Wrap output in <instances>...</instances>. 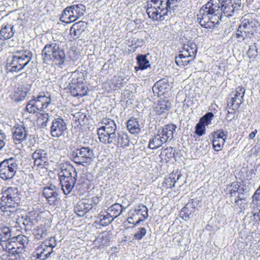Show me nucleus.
<instances>
[{
  "label": "nucleus",
  "instance_id": "obj_20",
  "mask_svg": "<svg viewBox=\"0 0 260 260\" xmlns=\"http://www.w3.org/2000/svg\"><path fill=\"white\" fill-rule=\"evenodd\" d=\"M87 27V23L86 22L80 21L72 25L70 30V34L74 40L77 39L80 37Z\"/></svg>",
  "mask_w": 260,
  "mask_h": 260
},
{
  "label": "nucleus",
  "instance_id": "obj_50",
  "mask_svg": "<svg viewBox=\"0 0 260 260\" xmlns=\"http://www.w3.org/2000/svg\"><path fill=\"white\" fill-rule=\"evenodd\" d=\"M239 189V185L238 184H235L234 186H233V188L230 190L231 201L234 200V198H235L237 197V193L238 192Z\"/></svg>",
  "mask_w": 260,
  "mask_h": 260
},
{
  "label": "nucleus",
  "instance_id": "obj_6",
  "mask_svg": "<svg viewBox=\"0 0 260 260\" xmlns=\"http://www.w3.org/2000/svg\"><path fill=\"white\" fill-rule=\"evenodd\" d=\"M58 175L63 193L65 194H69L77 181V173L76 169L72 165L63 166Z\"/></svg>",
  "mask_w": 260,
  "mask_h": 260
},
{
  "label": "nucleus",
  "instance_id": "obj_35",
  "mask_svg": "<svg viewBox=\"0 0 260 260\" xmlns=\"http://www.w3.org/2000/svg\"><path fill=\"white\" fill-rule=\"evenodd\" d=\"M146 55H138L136 59L138 64V67H135V69L143 70L146 69L150 66L149 60L146 58Z\"/></svg>",
  "mask_w": 260,
  "mask_h": 260
},
{
  "label": "nucleus",
  "instance_id": "obj_38",
  "mask_svg": "<svg viewBox=\"0 0 260 260\" xmlns=\"http://www.w3.org/2000/svg\"><path fill=\"white\" fill-rule=\"evenodd\" d=\"M47 228L44 225L38 226L34 229L33 234L37 240H40L46 237L47 235Z\"/></svg>",
  "mask_w": 260,
  "mask_h": 260
},
{
  "label": "nucleus",
  "instance_id": "obj_19",
  "mask_svg": "<svg viewBox=\"0 0 260 260\" xmlns=\"http://www.w3.org/2000/svg\"><path fill=\"white\" fill-rule=\"evenodd\" d=\"M32 158L35 166L43 167L48 160V154L46 151L38 149L32 153Z\"/></svg>",
  "mask_w": 260,
  "mask_h": 260
},
{
  "label": "nucleus",
  "instance_id": "obj_4",
  "mask_svg": "<svg viewBox=\"0 0 260 260\" xmlns=\"http://www.w3.org/2000/svg\"><path fill=\"white\" fill-rule=\"evenodd\" d=\"M41 55L43 62L47 64L52 63L61 66L64 64L66 59L64 49L55 42L46 44L42 50Z\"/></svg>",
  "mask_w": 260,
  "mask_h": 260
},
{
  "label": "nucleus",
  "instance_id": "obj_57",
  "mask_svg": "<svg viewBox=\"0 0 260 260\" xmlns=\"http://www.w3.org/2000/svg\"><path fill=\"white\" fill-rule=\"evenodd\" d=\"M144 44V41L143 39H137L135 41V49L138 47H142Z\"/></svg>",
  "mask_w": 260,
  "mask_h": 260
},
{
  "label": "nucleus",
  "instance_id": "obj_41",
  "mask_svg": "<svg viewBox=\"0 0 260 260\" xmlns=\"http://www.w3.org/2000/svg\"><path fill=\"white\" fill-rule=\"evenodd\" d=\"M99 218V224L103 226L109 225L114 219L108 213L106 215H100Z\"/></svg>",
  "mask_w": 260,
  "mask_h": 260
},
{
  "label": "nucleus",
  "instance_id": "obj_3",
  "mask_svg": "<svg viewBox=\"0 0 260 260\" xmlns=\"http://www.w3.org/2000/svg\"><path fill=\"white\" fill-rule=\"evenodd\" d=\"M2 194L1 210L6 215L14 217L21 202V191L17 187H9L3 190Z\"/></svg>",
  "mask_w": 260,
  "mask_h": 260
},
{
  "label": "nucleus",
  "instance_id": "obj_11",
  "mask_svg": "<svg viewBox=\"0 0 260 260\" xmlns=\"http://www.w3.org/2000/svg\"><path fill=\"white\" fill-rule=\"evenodd\" d=\"M245 89L239 86L231 94V98L228 101V107L233 110H238L244 102Z\"/></svg>",
  "mask_w": 260,
  "mask_h": 260
},
{
  "label": "nucleus",
  "instance_id": "obj_46",
  "mask_svg": "<svg viewBox=\"0 0 260 260\" xmlns=\"http://www.w3.org/2000/svg\"><path fill=\"white\" fill-rule=\"evenodd\" d=\"M205 125L198 122L196 126L195 133L199 136H202L205 134Z\"/></svg>",
  "mask_w": 260,
  "mask_h": 260
},
{
  "label": "nucleus",
  "instance_id": "obj_60",
  "mask_svg": "<svg viewBox=\"0 0 260 260\" xmlns=\"http://www.w3.org/2000/svg\"><path fill=\"white\" fill-rule=\"evenodd\" d=\"M101 240H102L101 242L103 245H107L109 243V239L107 237H102L101 238Z\"/></svg>",
  "mask_w": 260,
  "mask_h": 260
},
{
  "label": "nucleus",
  "instance_id": "obj_64",
  "mask_svg": "<svg viewBox=\"0 0 260 260\" xmlns=\"http://www.w3.org/2000/svg\"><path fill=\"white\" fill-rule=\"evenodd\" d=\"M135 40H136L135 39H133V40H132V42H131V43H132V45H135Z\"/></svg>",
  "mask_w": 260,
  "mask_h": 260
},
{
  "label": "nucleus",
  "instance_id": "obj_39",
  "mask_svg": "<svg viewBox=\"0 0 260 260\" xmlns=\"http://www.w3.org/2000/svg\"><path fill=\"white\" fill-rule=\"evenodd\" d=\"M11 236V230L9 227L0 225V240L2 242H9Z\"/></svg>",
  "mask_w": 260,
  "mask_h": 260
},
{
  "label": "nucleus",
  "instance_id": "obj_32",
  "mask_svg": "<svg viewBox=\"0 0 260 260\" xmlns=\"http://www.w3.org/2000/svg\"><path fill=\"white\" fill-rule=\"evenodd\" d=\"M194 59L182 53L176 56L175 62L179 67H184L188 64H190Z\"/></svg>",
  "mask_w": 260,
  "mask_h": 260
},
{
  "label": "nucleus",
  "instance_id": "obj_2",
  "mask_svg": "<svg viewBox=\"0 0 260 260\" xmlns=\"http://www.w3.org/2000/svg\"><path fill=\"white\" fill-rule=\"evenodd\" d=\"M222 13L219 5L210 0L199 11L197 20L202 27L213 29L216 25L219 24Z\"/></svg>",
  "mask_w": 260,
  "mask_h": 260
},
{
  "label": "nucleus",
  "instance_id": "obj_18",
  "mask_svg": "<svg viewBox=\"0 0 260 260\" xmlns=\"http://www.w3.org/2000/svg\"><path fill=\"white\" fill-rule=\"evenodd\" d=\"M13 139L16 144H19L25 141L27 134L25 127L21 124H17L14 127Z\"/></svg>",
  "mask_w": 260,
  "mask_h": 260
},
{
  "label": "nucleus",
  "instance_id": "obj_29",
  "mask_svg": "<svg viewBox=\"0 0 260 260\" xmlns=\"http://www.w3.org/2000/svg\"><path fill=\"white\" fill-rule=\"evenodd\" d=\"M14 26L11 24H4L2 26L0 30L1 39L3 40L9 39L14 36Z\"/></svg>",
  "mask_w": 260,
  "mask_h": 260
},
{
  "label": "nucleus",
  "instance_id": "obj_26",
  "mask_svg": "<svg viewBox=\"0 0 260 260\" xmlns=\"http://www.w3.org/2000/svg\"><path fill=\"white\" fill-rule=\"evenodd\" d=\"M70 92L74 96H83L87 94V89L83 83H72L70 86Z\"/></svg>",
  "mask_w": 260,
  "mask_h": 260
},
{
  "label": "nucleus",
  "instance_id": "obj_63",
  "mask_svg": "<svg viewBox=\"0 0 260 260\" xmlns=\"http://www.w3.org/2000/svg\"><path fill=\"white\" fill-rule=\"evenodd\" d=\"M26 93H27V91H25L23 92L22 93V96L24 98L26 95Z\"/></svg>",
  "mask_w": 260,
  "mask_h": 260
},
{
  "label": "nucleus",
  "instance_id": "obj_58",
  "mask_svg": "<svg viewBox=\"0 0 260 260\" xmlns=\"http://www.w3.org/2000/svg\"><path fill=\"white\" fill-rule=\"evenodd\" d=\"M76 118H78V120H80V119H81L82 120H83L86 117V115L81 112H78L75 113V116Z\"/></svg>",
  "mask_w": 260,
  "mask_h": 260
},
{
  "label": "nucleus",
  "instance_id": "obj_47",
  "mask_svg": "<svg viewBox=\"0 0 260 260\" xmlns=\"http://www.w3.org/2000/svg\"><path fill=\"white\" fill-rule=\"evenodd\" d=\"M69 6L67 7L63 11L62 16L60 17L61 20L62 21L66 22V23L71 22L69 21L70 15H71V9H69Z\"/></svg>",
  "mask_w": 260,
  "mask_h": 260
},
{
  "label": "nucleus",
  "instance_id": "obj_49",
  "mask_svg": "<svg viewBox=\"0 0 260 260\" xmlns=\"http://www.w3.org/2000/svg\"><path fill=\"white\" fill-rule=\"evenodd\" d=\"M247 55L250 58H255L257 55V50L255 44L251 45L247 51Z\"/></svg>",
  "mask_w": 260,
  "mask_h": 260
},
{
  "label": "nucleus",
  "instance_id": "obj_40",
  "mask_svg": "<svg viewBox=\"0 0 260 260\" xmlns=\"http://www.w3.org/2000/svg\"><path fill=\"white\" fill-rule=\"evenodd\" d=\"M37 106L36 101L35 100V97H34V99L30 100L27 103L26 107V110L29 113H40V109L38 108Z\"/></svg>",
  "mask_w": 260,
  "mask_h": 260
},
{
  "label": "nucleus",
  "instance_id": "obj_7",
  "mask_svg": "<svg viewBox=\"0 0 260 260\" xmlns=\"http://www.w3.org/2000/svg\"><path fill=\"white\" fill-rule=\"evenodd\" d=\"M171 9L168 0H151V3L148 4L146 13L153 20L161 21L166 18Z\"/></svg>",
  "mask_w": 260,
  "mask_h": 260
},
{
  "label": "nucleus",
  "instance_id": "obj_45",
  "mask_svg": "<svg viewBox=\"0 0 260 260\" xmlns=\"http://www.w3.org/2000/svg\"><path fill=\"white\" fill-rule=\"evenodd\" d=\"M147 230L144 227L139 228L138 231L135 234L134 238L137 240H141L146 234Z\"/></svg>",
  "mask_w": 260,
  "mask_h": 260
},
{
  "label": "nucleus",
  "instance_id": "obj_16",
  "mask_svg": "<svg viewBox=\"0 0 260 260\" xmlns=\"http://www.w3.org/2000/svg\"><path fill=\"white\" fill-rule=\"evenodd\" d=\"M43 194L50 205H55L57 202V188L55 186L50 185V186L44 188Z\"/></svg>",
  "mask_w": 260,
  "mask_h": 260
},
{
  "label": "nucleus",
  "instance_id": "obj_31",
  "mask_svg": "<svg viewBox=\"0 0 260 260\" xmlns=\"http://www.w3.org/2000/svg\"><path fill=\"white\" fill-rule=\"evenodd\" d=\"M125 209V207L120 204L115 203L108 208L107 213H109L110 216H111L113 219H115L121 215Z\"/></svg>",
  "mask_w": 260,
  "mask_h": 260
},
{
  "label": "nucleus",
  "instance_id": "obj_30",
  "mask_svg": "<svg viewBox=\"0 0 260 260\" xmlns=\"http://www.w3.org/2000/svg\"><path fill=\"white\" fill-rule=\"evenodd\" d=\"M127 128L130 133L133 135L138 134L141 131V127L137 118H131L127 122Z\"/></svg>",
  "mask_w": 260,
  "mask_h": 260
},
{
  "label": "nucleus",
  "instance_id": "obj_37",
  "mask_svg": "<svg viewBox=\"0 0 260 260\" xmlns=\"http://www.w3.org/2000/svg\"><path fill=\"white\" fill-rule=\"evenodd\" d=\"M236 35V38L239 39V41L241 42L246 38H251L253 36V32H250L249 31H246L245 28L240 25Z\"/></svg>",
  "mask_w": 260,
  "mask_h": 260
},
{
  "label": "nucleus",
  "instance_id": "obj_52",
  "mask_svg": "<svg viewBox=\"0 0 260 260\" xmlns=\"http://www.w3.org/2000/svg\"><path fill=\"white\" fill-rule=\"evenodd\" d=\"M40 114L42 117V119L44 120L43 122V125L47 126V122L50 118L49 114L45 111H44V112L42 111L40 112Z\"/></svg>",
  "mask_w": 260,
  "mask_h": 260
},
{
  "label": "nucleus",
  "instance_id": "obj_10",
  "mask_svg": "<svg viewBox=\"0 0 260 260\" xmlns=\"http://www.w3.org/2000/svg\"><path fill=\"white\" fill-rule=\"evenodd\" d=\"M17 168L15 158L5 159L0 162V177L4 180L12 179L15 176Z\"/></svg>",
  "mask_w": 260,
  "mask_h": 260
},
{
  "label": "nucleus",
  "instance_id": "obj_53",
  "mask_svg": "<svg viewBox=\"0 0 260 260\" xmlns=\"http://www.w3.org/2000/svg\"><path fill=\"white\" fill-rule=\"evenodd\" d=\"M244 189L243 188H239L238 190V192L237 193V197L235 198L237 199H241L243 200H245L246 199L245 195L243 193Z\"/></svg>",
  "mask_w": 260,
  "mask_h": 260
},
{
  "label": "nucleus",
  "instance_id": "obj_23",
  "mask_svg": "<svg viewBox=\"0 0 260 260\" xmlns=\"http://www.w3.org/2000/svg\"><path fill=\"white\" fill-rule=\"evenodd\" d=\"M196 207L193 202H189L181 210L180 213V217L184 220L189 219L196 214Z\"/></svg>",
  "mask_w": 260,
  "mask_h": 260
},
{
  "label": "nucleus",
  "instance_id": "obj_17",
  "mask_svg": "<svg viewBox=\"0 0 260 260\" xmlns=\"http://www.w3.org/2000/svg\"><path fill=\"white\" fill-rule=\"evenodd\" d=\"M176 128L177 127L175 124H168L159 128L157 133L162 139H164L165 142H166L168 141L172 140L173 138V133Z\"/></svg>",
  "mask_w": 260,
  "mask_h": 260
},
{
  "label": "nucleus",
  "instance_id": "obj_61",
  "mask_svg": "<svg viewBox=\"0 0 260 260\" xmlns=\"http://www.w3.org/2000/svg\"><path fill=\"white\" fill-rule=\"evenodd\" d=\"M257 129H255L254 131H253L252 132H251L249 135V138L250 139H253L255 136V135L257 133Z\"/></svg>",
  "mask_w": 260,
  "mask_h": 260
},
{
  "label": "nucleus",
  "instance_id": "obj_22",
  "mask_svg": "<svg viewBox=\"0 0 260 260\" xmlns=\"http://www.w3.org/2000/svg\"><path fill=\"white\" fill-rule=\"evenodd\" d=\"M241 25L245 28L246 31L253 32V30L255 29L258 26V24L257 20L255 18H252L249 15H245Z\"/></svg>",
  "mask_w": 260,
  "mask_h": 260
},
{
  "label": "nucleus",
  "instance_id": "obj_5",
  "mask_svg": "<svg viewBox=\"0 0 260 260\" xmlns=\"http://www.w3.org/2000/svg\"><path fill=\"white\" fill-rule=\"evenodd\" d=\"M32 57V52L22 47L14 51L8 59L6 65L9 72H18L22 70L30 62Z\"/></svg>",
  "mask_w": 260,
  "mask_h": 260
},
{
  "label": "nucleus",
  "instance_id": "obj_24",
  "mask_svg": "<svg viewBox=\"0 0 260 260\" xmlns=\"http://www.w3.org/2000/svg\"><path fill=\"white\" fill-rule=\"evenodd\" d=\"M169 81L168 79L164 78L157 81L152 87L153 91L158 95L163 94L169 88Z\"/></svg>",
  "mask_w": 260,
  "mask_h": 260
},
{
  "label": "nucleus",
  "instance_id": "obj_55",
  "mask_svg": "<svg viewBox=\"0 0 260 260\" xmlns=\"http://www.w3.org/2000/svg\"><path fill=\"white\" fill-rule=\"evenodd\" d=\"M22 223L25 226V227L30 228L32 225V221L31 219L29 217H26L25 218H22Z\"/></svg>",
  "mask_w": 260,
  "mask_h": 260
},
{
  "label": "nucleus",
  "instance_id": "obj_8",
  "mask_svg": "<svg viewBox=\"0 0 260 260\" xmlns=\"http://www.w3.org/2000/svg\"><path fill=\"white\" fill-rule=\"evenodd\" d=\"M95 158L93 150L89 147H76L72 146L71 147L70 158L75 163L86 166L92 162Z\"/></svg>",
  "mask_w": 260,
  "mask_h": 260
},
{
  "label": "nucleus",
  "instance_id": "obj_28",
  "mask_svg": "<svg viewBox=\"0 0 260 260\" xmlns=\"http://www.w3.org/2000/svg\"><path fill=\"white\" fill-rule=\"evenodd\" d=\"M198 48L197 45L192 42H188L187 44H184L182 48V53L195 58Z\"/></svg>",
  "mask_w": 260,
  "mask_h": 260
},
{
  "label": "nucleus",
  "instance_id": "obj_15",
  "mask_svg": "<svg viewBox=\"0 0 260 260\" xmlns=\"http://www.w3.org/2000/svg\"><path fill=\"white\" fill-rule=\"evenodd\" d=\"M35 100L38 105V108L40 109V112H44V109L51 103L50 93L48 92H41L36 98H35Z\"/></svg>",
  "mask_w": 260,
  "mask_h": 260
},
{
  "label": "nucleus",
  "instance_id": "obj_9",
  "mask_svg": "<svg viewBox=\"0 0 260 260\" xmlns=\"http://www.w3.org/2000/svg\"><path fill=\"white\" fill-rule=\"evenodd\" d=\"M15 240H10L9 242H3V250L11 255H21L24 256L25 248L28 243L27 237L24 235H19Z\"/></svg>",
  "mask_w": 260,
  "mask_h": 260
},
{
  "label": "nucleus",
  "instance_id": "obj_51",
  "mask_svg": "<svg viewBox=\"0 0 260 260\" xmlns=\"http://www.w3.org/2000/svg\"><path fill=\"white\" fill-rule=\"evenodd\" d=\"M6 139V135L3 132L0 130V150H1L6 145L5 140Z\"/></svg>",
  "mask_w": 260,
  "mask_h": 260
},
{
  "label": "nucleus",
  "instance_id": "obj_13",
  "mask_svg": "<svg viewBox=\"0 0 260 260\" xmlns=\"http://www.w3.org/2000/svg\"><path fill=\"white\" fill-rule=\"evenodd\" d=\"M218 2L219 9L226 17L232 16L235 10H237L241 4V1L238 3L235 0H218Z\"/></svg>",
  "mask_w": 260,
  "mask_h": 260
},
{
  "label": "nucleus",
  "instance_id": "obj_43",
  "mask_svg": "<svg viewBox=\"0 0 260 260\" xmlns=\"http://www.w3.org/2000/svg\"><path fill=\"white\" fill-rule=\"evenodd\" d=\"M214 116L212 112H208L200 119L199 122L204 125H208L211 124V120Z\"/></svg>",
  "mask_w": 260,
  "mask_h": 260
},
{
  "label": "nucleus",
  "instance_id": "obj_12",
  "mask_svg": "<svg viewBox=\"0 0 260 260\" xmlns=\"http://www.w3.org/2000/svg\"><path fill=\"white\" fill-rule=\"evenodd\" d=\"M67 129L66 121L61 117L54 118L50 127V134L53 137L59 138Z\"/></svg>",
  "mask_w": 260,
  "mask_h": 260
},
{
  "label": "nucleus",
  "instance_id": "obj_44",
  "mask_svg": "<svg viewBox=\"0 0 260 260\" xmlns=\"http://www.w3.org/2000/svg\"><path fill=\"white\" fill-rule=\"evenodd\" d=\"M43 243L45 244V246H48L53 250V248L56 246L57 242L54 237H49L44 240Z\"/></svg>",
  "mask_w": 260,
  "mask_h": 260
},
{
  "label": "nucleus",
  "instance_id": "obj_42",
  "mask_svg": "<svg viewBox=\"0 0 260 260\" xmlns=\"http://www.w3.org/2000/svg\"><path fill=\"white\" fill-rule=\"evenodd\" d=\"M174 174L170 175L168 178H165L162 183V186L166 188H171L175 186L176 180H175Z\"/></svg>",
  "mask_w": 260,
  "mask_h": 260
},
{
  "label": "nucleus",
  "instance_id": "obj_56",
  "mask_svg": "<svg viewBox=\"0 0 260 260\" xmlns=\"http://www.w3.org/2000/svg\"><path fill=\"white\" fill-rule=\"evenodd\" d=\"M133 217H129L127 218V221L129 223L133 224L134 225L136 226L140 224V223L141 221H143V219L141 218H138V219L136 221L134 222L133 221Z\"/></svg>",
  "mask_w": 260,
  "mask_h": 260
},
{
  "label": "nucleus",
  "instance_id": "obj_33",
  "mask_svg": "<svg viewBox=\"0 0 260 260\" xmlns=\"http://www.w3.org/2000/svg\"><path fill=\"white\" fill-rule=\"evenodd\" d=\"M171 107V103L169 101L162 100L158 102L155 110L158 115L167 112Z\"/></svg>",
  "mask_w": 260,
  "mask_h": 260
},
{
  "label": "nucleus",
  "instance_id": "obj_62",
  "mask_svg": "<svg viewBox=\"0 0 260 260\" xmlns=\"http://www.w3.org/2000/svg\"><path fill=\"white\" fill-rule=\"evenodd\" d=\"M3 245V242H2L1 240H0V250L2 249L3 250V246H2Z\"/></svg>",
  "mask_w": 260,
  "mask_h": 260
},
{
  "label": "nucleus",
  "instance_id": "obj_59",
  "mask_svg": "<svg viewBox=\"0 0 260 260\" xmlns=\"http://www.w3.org/2000/svg\"><path fill=\"white\" fill-rule=\"evenodd\" d=\"M179 0H168V4H170L171 8L174 9L175 7H176V4Z\"/></svg>",
  "mask_w": 260,
  "mask_h": 260
},
{
  "label": "nucleus",
  "instance_id": "obj_54",
  "mask_svg": "<svg viewBox=\"0 0 260 260\" xmlns=\"http://www.w3.org/2000/svg\"><path fill=\"white\" fill-rule=\"evenodd\" d=\"M8 260H25L24 256L21 255H9Z\"/></svg>",
  "mask_w": 260,
  "mask_h": 260
},
{
  "label": "nucleus",
  "instance_id": "obj_14",
  "mask_svg": "<svg viewBox=\"0 0 260 260\" xmlns=\"http://www.w3.org/2000/svg\"><path fill=\"white\" fill-rule=\"evenodd\" d=\"M212 145L215 151L220 150L225 143L227 135L223 131H218L212 133Z\"/></svg>",
  "mask_w": 260,
  "mask_h": 260
},
{
  "label": "nucleus",
  "instance_id": "obj_34",
  "mask_svg": "<svg viewBox=\"0 0 260 260\" xmlns=\"http://www.w3.org/2000/svg\"><path fill=\"white\" fill-rule=\"evenodd\" d=\"M165 143H166L165 139H162L157 133L153 137L150 139L148 147L151 149H156L161 147Z\"/></svg>",
  "mask_w": 260,
  "mask_h": 260
},
{
  "label": "nucleus",
  "instance_id": "obj_27",
  "mask_svg": "<svg viewBox=\"0 0 260 260\" xmlns=\"http://www.w3.org/2000/svg\"><path fill=\"white\" fill-rule=\"evenodd\" d=\"M53 250L48 246H45V244L42 242L36 249L37 258L40 260H45L49 257Z\"/></svg>",
  "mask_w": 260,
  "mask_h": 260
},
{
  "label": "nucleus",
  "instance_id": "obj_48",
  "mask_svg": "<svg viewBox=\"0 0 260 260\" xmlns=\"http://www.w3.org/2000/svg\"><path fill=\"white\" fill-rule=\"evenodd\" d=\"M235 203L236 205L240 208V211H242L245 209L246 206L247 204V202L246 200H243L241 199H237V198H234Z\"/></svg>",
  "mask_w": 260,
  "mask_h": 260
},
{
  "label": "nucleus",
  "instance_id": "obj_1",
  "mask_svg": "<svg viewBox=\"0 0 260 260\" xmlns=\"http://www.w3.org/2000/svg\"><path fill=\"white\" fill-rule=\"evenodd\" d=\"M103 124L97 129V134L100 141L109 146L127 147L129 140L127 135L117 130L115 121L109 118H103L101 120Z\"/></svg>",
  "mask_w": 260,
  "mask_h": 260
},
{
  "label": "nucleus",
  "instance_id": "obj_21",
  "mask_svg": "<svg viewBox=\"0 0 260 260\" xmlns=\"http://www.w3.org/2000/svg\"><path fill=\"white\" fill-rule=\"evenodd\" d=\"M69 9H71V11L69 21H75L84 14L86 8L82 4H77L69 6Z\"/></svg>",
  "mask_w": 260,
  "mask_h": 260
},
{
  "label": "nucleus",
  "instance_id": "obj_36",
  "mask_svg": "<svg viewBox=\"0 0 260 260\" xmlns=\"http://www.w3.org/2000/svg\"><path fill=\"white\" fill-rule=\"evenodd\" d=\"M133 216L136 215L140 216L139 218L143 219V220L148 216V209L144 205H141L135 207L134 211L132 214Z\"/></svg>",
  "mask_w": 260,
  "mask_h": 260
},
{
  "label": "nucleus",
  "instance_id": "obj_25",
  "mask_svg": "<svg viewBox=\"0 0 260 260\" xmlns=\"http://www.w3.org/2000/svg\"><path fill=\"white\" fill-rule=\"evenodd\" d=\"M87 199H83L79 202L75 207V212L79 216H83L84 213L92 209V204Z\"/></svg>",
  "mask_w": 260,
  "mask_h": 260
}]
</instances>
